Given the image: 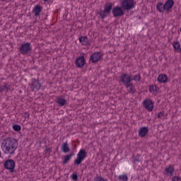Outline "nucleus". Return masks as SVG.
<instances>
[{"instance_id":"nucleus-33","label":"nucleus","mask_w":181,"mask_h":181,"mask_svg":"<svg viewBox=\"0 0 181 181\" xmlns=\"http://www.w3.org/2000/svg\"><path fill=\"white\" fill-rule=\"evenodd\" d=\"M71 179H72V180H77V174H72L71 175Z\"/></svg>"},{"instance_id":"nucleus-31","label":"nucleus","mask_w":181,"mask_h":181,"mask_svg":"<svg viewBox=\"0 0 181 181\" xmlns=\"http://www.w3.org/2000/svg\"><path fill=\"white\" fill-rule=\"evenodd\" d=\"M133 80L134 81H141V76L137 74V75H135L133 78Z\"/></svg>"},{"instance_id":"nucleus-22","label":"nucleus","mask_w":181,"mask_h":181,"mask_svg":"<svg viewBox=\"0 0 181 181\" xmlns=\"http://www.w3.org/2000/svg\"><path fill=\"white\" fill-rule=\"evenodd\" d=\"M173 46L175 52H177V53H180L181 47H180V42H179V41L173 42Z\"/></svg>"},{"instance_id":"nucleus-24","label":"nucleus","mask_w":181,"mask_h":181,"mask_svg":"<svg viewBox=\"0 0 181 181\" xmlns=\"http://www.w3.org/2000/svg\"><path fill=\"white\" fill-rule=\"evenodd\" d=\"M156 9L158 12H163V11H166L165 8V4L160 3V2H158L156 5Z\"/></svg>"},{"instance_id":"nucleus-12","label":"nucleus","mask_w":181,"mask_h":181,"mask_svg":"<svg viewBox=\"0 0 181 181\" xmlns=\"http://www.w3.org/2000/svg\"><path fill=\"white\" fill-rule=\"evenodd\" d=\"M174 171L175 168L173 167V165H168L165 168L164 175H165V176H172Z\"/></svg>"},{"instance_id":"nucleus-2","label":"nucleus","mask_w":181,"mask_h":181,"mask_svg":"<svg viewBox=\"0 0 181 181\" xmlns=\"http://www.w3.org/2000/svg\"><path fill=\"white\" fill-rule=\"evenodd\" d=\"M120 6L123 11H131L135 8V0H120Z\"/></svg>"},{"instance_id":"nucleus-35","label":"nucleus","mask_w":181,"mask_h":181,"mask_svg":"<svg viewBox=\"0 0 181 181\" xmlns=\"http://www.w3.org/2000/svg\"><path fill=\"white\" fill-rule=\"evenodd\" d=\"M134 160H135V162H139V160H138V159H135Z\"/></svg>"},{"instance_id":"nucleus-7","label":"nucleus","mask_w":181,"mask_h":181,"mask_svg":"<svg viewBox=\"0 0 181 181\" xmlns=\"http://www.w3.org/2000/svg\"><path fill=\"white\" fill-rule=\"evenodd\" d=\"M30 86L32 91H39V90H40V87H42V83L36 79H32Z\"/></svg>"},{"instance_id":"nucleus-20","label":"nucleus","mask_w":181,"mask_h":181,"mask_svg":"<svg viewBox=\"0 0 181 181\" xmlns=\"http://www.w3.org/2000/svg\"><path fill=\"white\" fill-rule=\"evenodd\" d=\"M126 88L128 93H132V94L135 93V86L132 83H128L126 85Z\"/></svg>"},{"instance_id":"nucleus-11","label":"nucleus","mask_w":181,"mask_h":181,"mask_svg":"<svg viewBox=\"0 0 181 181\" xmlns=\"http://www.w3.org/2000/svg\"><path fill=\"white\" fill-rule=\"evenodd\" d=\"M57 103L59 107H64V105H67V100L64 95L58 96L57 97Z\"/></svg>"},{"instance_id":"nucleus-18","label":"nucleus","mask_w":181,"mask_h":181,"mask_svg":"<svg viewBox=\"0 0 181 181\" xmlns=\"http://www.w3.org/2000/svg\"><path fill=\"white\" fill-rule=\"evenodd\" d=\"M157 80L158 83H166L168 81V76L163 74L158 75Z\"/></svg>"},{"instance_id":"nucleus-25","label":"nucleus","mask_w":181,"mask_h":181,"mask_svg":"<svg viewBox=\"0 0 181 181\" xmlns=\"http://www.w3.org/2000/svg\"><path fill=\"white\" fill-rule=\"evenodd\" d=\"M158 90H159V88L156 87V86L151 85L149 86V91L152 93V94L158 93Z\"/></svg>"},{"instance_id":"nucleus-5","label":"nucleus","mask_w":181,"mask_h":181,"mask_svg":"<svg viewBox=\"0 0 181 181\" xmlns=\"http://www.w3.org/2000/svg\"><path fill=\"white\" fill-rule=\"evenodd\" d=\"M19 50L22 54H28V52L32 50V46L30 45V42H25L21 44L19 47Z\"/></svg>"},{"instance_id":"nucleus-17","label":"nucleus","mask_w":181,"mask_h":181,"mask_svg":"<svg viewBox=\"0 0 181 181\" xmlns=\"http://www.w3.org/2000/svg\"><path fill=\"white\" fill-rule=\"evenodd\" d=\"M40 12H42V7L40 5L35 6L33 9V13L35 16H39L40 15Z\"/></svg>"},{"instance_id":"nucleus-21","label":"nucleus","mask_w":181,"mask_h":181,"mask_svg":"<svg viewBox=\"0 0 181 181\" xmlns=\"http://www.w3.org/2000/svg\"><path fill=\"white\" fill-rule=\"evenodd\" d=\"M61 150H62V152H64V153H67V152H69V151H70V148H69V144H67V141H66L65 143H64L62 145Z\"/></svg>"},{"instance_id":"nucleus-14","label":"nucleus","mask_w":181,"mask_h":181,"mask_svg":"<svg viewBox=\"0 0 181 181\" xmlns=\"http://www.w3.org/2000/svg\"><path fill=\"white\" fill-rule=\"evenodd\" d=\"M85 63H86V59H84V57H79L76 60V67H83Z\"/></svg>"},{"instance_id":"nucleus-15","label":"nucleus","mask_w":181,"mask_h":181,"mask_svg":"<svg viewBox=\"0 0 181 181\" xmlns=\"http://www.w3.org/2000/svg\"><path fill=\"white\" fill-rule=\"evenodd\" d=\"M174 5L175 1L173 0H167L164 4V8L165 11H169V9H172Z\"/></svg>"},{"instance_id":"nucleus-3","label":"nucleus","mask_w":181,"mask_h":181,"mask_svg":"<svg viewBox=\"0 0 181 181\" xmlns=\"http://www.w3.org/2000/svg\"><path fill=\"white\" fill-rule=\"evenodd\" d=\"M86 156L87 153L86 152V150H80L79 152L77 153L76 159L74 161V165H80V163H81V162H83L84 159H86Z\"/></svg>"},{"instance_id":"nucleus-26","label":"nucleus","mask_w":181,"mask_h":181,"mask_svg":"<svg viewBox=\"0 0 181 181\" xmlns=\"http://www.w3.org/2000/svg\"><path fill=\"white\" fill-rule=\"evenodd\" d=\"M72 155H66L64 157V160L62 161L63 165H66L69 163V160L71 159Z\"/></svg>"},{"instance_id":"nucleus-29","label":"nucleus","mask_w":181,"mask_h":181,"mask_svg":"<svg viewBox=\"0 0 181 181\" xmlns=\"http://www.w3.org/2000/svg\"><path fill=\"white\" fill-rule=\"evenodd\" d=\"M93 181H107V179H105L101 176H99V177H96L95 178H94Z\"/></svg>"},{"instance_id":"nucleus-37","label":"nucleus","mask_w":181,"mask_h":181,"mask_svg":"<svg viewBox=\"0 0 181 181\" xmlns=\"http://www.w3.org/2000/svg\"><path fill=\"white\" fill-rule=\"evenodd\" d=\"M44 1H47V0H44Z\"/></svg>"},{"instance_id":"nucleus-16","label":"nucleus","mask_w":181,"mask_h":181,"mask_svg":"<svg viewBox=\"0 0 181 181\" xmlns=\"http://www.w3.org/2000/svg\"><path fill=\"white\" fill-rule=\"evenodd\" d=\"M149 132V129H148V127H141L139 130V136H141V138H144V136H146V134Z\"/></svg>"},{"instance_id":"nucleus-1","label":"nucleus","mask_w":181,"mask_h":181,"mask_svg":"<svg viewBox=\"0 0 181 181\" xmlns=\"http://www.w3.org/2000/svg\"><path fill=\"white\" fill-rule=\"evenodd\" d=\"M1 149L6 155H13L18 149V141L13 138L7 137L1 141Z\"/></svg>"},{"instance_id":"nucleus-6","label":"nucleus","mask_w":181,"mask_h":181,"mask_svg":"<svg viewBox=\"0 0 181 181\" xmlns=\"http://www.w3.org/2000/svg\"><path fill=\"white\" fill-rule=\"evenodd\" d=\"M4 168L10 172H13V169H15V161L12 159L6 160L4 163Z\"/></svg>"},{"instance_id":"nucleus-4","label":"nucleus","mask_w":181,"mask_h":181,"mask_svg":"<svg viewBox=\"0 0 181 181\" xmlns=\"http://www.w3.org/2000/svg\"><path fill=\"white\" fill-rule=\"evenodd\" d=\"M112 13L115 18H119L121 16H124V12L122 6H116L112 10Z\"/></svg>"},{"instance_id":"nucleus-34","label":"nucleus","mask_w":181,"mask_h":181,"mask_svg":"<svg viewBox=\"0 0 181 181\" xmlns=\"http://www.w3.org/2000/svg\"><path fill=\"white\" fill-rule=\"evenodd\" d=\"M165 113L163 112H160L158 115H157V118H162V116L164 115Z\"/></svg>"},{"instance_id":"nucleus-30","label":"nucleus","mask_w":181,"mask_h":181,"mask_svg":"<svg viewBox=\"0 0 181 181\" xmlns=\"http://www.w3.org/2000/svg\"><path fill=\"white\" fill-rule=\"evenodd\" d=\"M13 129H14V131H16V132L21 131V126L18 124H14L13 126Z\"/></svg>"},{"instance_id":"nucleus-28","label":"nucleus","mask_w":181,"mask_h":181,"mask_svg":"<svg viewBox=\"0 0 181 181\" xmlns=\"http://www.w3.org/2000/svg\"><path fill=\"white\" fill-rule=\"evenodd\" d=\"M109 14L110 13L105 12V11L104 10L100 12V15L103 19H104V18H105L106 16H108Z\"/></svg>"},{"instance_id":"nucleus-36","label":"nucleus","mask_w":181,"mask_h":181,"mask_svg":"<svg viewBox=\"0 0 181 181\" xmlns=\"http://www.w3.org/2000/svg\"><path fill=\"white\" fill-rule=\"evenodd\" d=\"M1 150H0V158H1Z\"/></svg>"},{"instance_id":"nucleus-32","label":"nucleus","mask_w":181,"mask_h":181,"mask_svg":"<svg viewBox=\"0 0 181 181\" xmlns=\"http://www.w3.org/2000/svg\"><path fill=\"white\" fill-rule=\"evenodd\" d=\"M172 181H181V178L179 176H175L172 178Z\"/></svg>"},{"instance_id":"nucleus-19","label":"nucleus","mask_w":181,"mask_h":181,"mask_svg":"<svg viewBox=\"0 0 181 181\" xmlns=\"http://www.w3.org/2000/svg\"><path fill=\"white\" fill-rule=\"evenodd\" d=\"M79 42L83 46H88V45H90V42H88V38L87 37L81 36L79 37Z\"/></svg>"},{"instance_id":"nucleus-27","label":"nucleus","mask_w":181,"mask_h":181,"mask_svg":"<svg viewBox=\"0 0 181 181\" xmlns=\"http://www.w3.org/2000/svg\"><path fill=\"white\" fill-rule=\"evenodd\" d=\"M119 180L121 181H128V176L127 175H119Z\"/></svg>"},{"instance_id":"nucleus-23","label":"nucleus","mask_w":181,"mask_h":181,"mask_svg":"<svg viewBox=\"0 0 181 181\" xmlns=\"http://www.w3.org/2000/svg\"><path fill=\"white\" fill-rule=\"evenodd\" d=\"M112 9V4L111 3H107L105 5L104 7V11L107 13H111V10Z\"/></svg>"},{"instance_id":"nucleus-9","label":"nucleus","mask_w":181,"mask_h":181,"mask_svg":"<svg viewBox=\"0 0 181 181\" xmlns=\"http://www.w3.org/2000/svg\"><path fill=\"white\" fill-rule=\"evenodd\" d=\"M120 81L123 83V84H125V86H127L129 84L131 81H132V78H131V76L127 74H123L120 76Z\"/></svg>"},{"instance_id":"nucleus-10","label":"nucleus","mask_w":181,"mask_h":181,"mask_svg":"<svg viewBox=\"0 0 181 181\" xmlns=\"http://www.w3.org/2000/svg\"><path fill=\"white\" fill-rule=\"evenodd\" d=\"M102 56L103 54L100 52H95L90 56V60L92 63H97L101 60Z\"/></svg>"},{"instance_id":"nucleus-13","label":"nucleus","mask_w":181,"mask_h":181,"mask_svg":"<svg viewBox=\"0 0 181 181\" xmlns=\"http://www.w3.org/2000/svg\"><path fill=\"white\" fill-rule=\"evenodd\" d=\"M11 90V85L9 83H4L3 85L0 86V90L1 93H8Z\"/></svg>"},{"instance_id":"nucleus-8","label":"nucleus","mask_w":181,"mask_h":181,"mask_svg":"<svg viewBox=\"0 0 181 181\" xmlns=\"http://www.w3.org/2000/svg\"><path fill=\"white\" fill-rule=\"evenodd\" d=\"M142 104L144 108H146L147 111H149V112H151V111L153 110V102H152V100L149 99H146L143 101Z\"/></svg>"}]
</instances>
